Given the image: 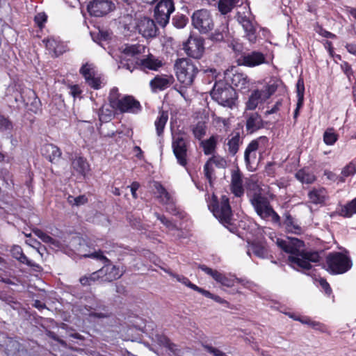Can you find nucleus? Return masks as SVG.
Here are the masks:
<instances>
[{"label": "nucleus", "mask_w": 356, "mask_h": 356, "mask_svg": "<svg viewBox=\"0 0 356 356\" xmlns=\"http://www.w3.org/2000/svg\"><path fill=\"white\" fill-rule=\"evenodd\" d=\"M169 200H170L169 202H163V204L166 205L167 211H168L174 215H176L177 214V209L175 205L174 201L172 197L170 198Z\"/></svg>", "instance_id": "680f3d73"}, {"label": "nucleus", "mask_w": 356, "mask_h": 356, "mask_svg": "<svg viewBox=\"0 0 356 356\" xmlns=\"http://www.w3.org/2000/svg\"><path fill=\"white\" fill-rule=\"evenodd\" d=\"M198 268L205 272L207 274L211 275L214 280L216 278L215 274L218 273V271L213 270L207 267L206 265H199Z\"/></svg>", "instance_id": "338daca9"}, {"label": "nucleus", "mask_w": 356, "mask_h": 356, "mask_svg": "<svg viewBox=\"0 0 356 356\" xmlns=\"http://www.w3.org/2000/svg\"><path fill=\"white\" fill-rule=\"evenodd\" d=\"M245 117L246 130L248 134H252L264 127V122L258 113H247Z\"/></svg>", "instance_id": "f3484780"}, {"label": "nucleus", "mask_w": 356, "mask_h": 356, "mask_svg": "<svg viewBox=\"0 0 356 356\" xmlns=\"http://www.w3.org/2000/svg\"><path fill=\"white\" fill-rule=\"evenodd\" d=\"M177 80L184 88L190 87L199 72L197 66L188 58L177 59L175 63Z\"/></svg>", "instance_id": "f03ea898"}, {"label": "nucleus", "mask_w": 356, "mask_h": 356, "mask_svg": "<svg viewBox=\"0 0 356 356\" xmlns=\"http://www.w3.org/2000/svg\"><path fill=\"white\" fill-rule=\"evenodd\" d=\"M168 119V112L161 111L159 112V115L155 121V126L156 133L159 136H161Z\"/></svg>", "instance_id": "f704fd0d"}, {"label": "nucleus", "mask_w": 356, "mask_h": 356, "mask_svg": "<svg viewBox=\"0 0 356 356\" xmlns=\"http://www.w3.org/2000/svg\"><path fill=\"white\" fill-rule=\"evenodd\" d=\"M204 348L207 350L209 353L213 354L214 356H227L226 354L220 350L213 348V346L209 344H203Z\"/></svg>", "instance_id": "4d7b16f0"}, {"label": "nucleus", "mask_w": 356, "mask_h": 356, "mask_svg": "<svg viewBox=\"0 0 356 356\" xmlns=\"http://www.w3.org/2000/svg\"><path fill=\"white\" fill-rule=\"evenodd\" d=\"M259 102H261L259 95L258 92L254 90L246 103V109L251 111L255 109Z\"/></svg>", "instance_id": "a19ab883"}, {"label": "nucleus", "mask_w": 356, "mask_h": 356, "mask_svg": "<svg viewBox=\"0 0 356 356\" xmlns=\"http://www.w3.org/2000/svg\"><path fill=\"white\" fill-rule=\"evenodd\" d=\"M137 28L138 32L145 38H154L156 35L158 31L154 21L145 17L139 20Z\"/></svg>", "instance_id": "4468645a"}, {"label": "nucleus", "mask_w": 356, "mask_h": 356, "mask_svg": "<svg viewBox=\"0 0 356 356\" xmlns=\"http://www.w3.org/2000/svg\"><path fill=\"white\" fill-rule=\"evenodd\" d=\"M175 10L172 0H161L154 10V17L159 24L164 27L168 23L170 14Z\"/></svg>", "instance_id": "6e6552de"}, {"label": "nucleus", "mask_w": 356, "mask_h": 356, "mask_svg": "<svg viewBox=\"0 0 356 356\" xmlns=\"http://www.w3.org/2000/svg\"><path fill=\"white\" fill-rule=\"evenodd\" d=\"M326 191L324 188L313 189L308 195L311 202L314 204L323 203L326 198Z\"/></svg>", "instance_id": "cd10ccee"}, {"label": "nucleus", "mask_w": 356, "mask_h": 356, "mask_svg": "<svg viewBox=\"0 0 356 356\" xmlns=\"http://www.w3.org/2000/svg\"><path fill=\"white\" fill-rule=\"evenodd\" d=\"M237 21L243 26L245 33V37L251 43H254L257 40V28L252 21L246 16L240 15H237Z\"/></svg>", "instance_id": "2eb2a0df"}, {"label": "nucleus", "mask_w": 356, "mask_h": 356, "mask_svg": "<svg viewBox=\"0 0 356 356\" xmlns=\"http://www.w3.org/2000/svg\"><path fill=\"white\" fill-rule=\"evenodd\" d=\"M283 226L287 232L295 234H300L303 232L302 228L298 224V220L293 217L289 212L283 216Z\"/></svg>", "instance_id": "4be33fe9"}, {"label": "nucleus", "mask_w": 356, "mask_h": 356, "mask_svg": "<svg viewBox=\"0 0 356 356\" xmlns=\"http://www.w3.org/2000/svg\"><path fill=\"white\" fill-rule=\"evenodd\" d=\"M172 147L178 163L186 167L187 165L186 139L181 134L173 136Z\"/></svg>", "instance_id": "9d476101"}, {"label": "nucleus", "mask_w": 356, "mask_h": 356, "mask_svg": "<svg viewBox=\"0 0 356 356\" xmlns=\"http://www.w3.org/2000/svg\"><path fill=\"white\" fill-rule=\"evenodd\" d=\"M225 78L231 81V83L239 90L249 88L250 79L248 76L242 72H238L234 67L225 72Z\"/></svg>", "instance_id": "ddd939ff"}, {"label": "nucleus", "mask_w": 356, "mask_h": 356, "mask_svg": "<svg viewBox=\"0 0 356 356\" xmlns=\"http://www.w3.org/2000/svg\"><path fill=\"white\" fill-rule=\"evenodd\" d=\"M157 193L159 194L158 197L160 199V202L163 204V202H169L170 198L172 197L166 191V189L161 184H156L155 185Z\"/></svg>", "instance_id": "79ce46f5"}, {"label": "nucleus", "mask_w": 356, "mask_h": 356, "mask_svg": "<svg viewBox=\"0 0 356 356\" xmlns=\"http://www.w3.org/2000/svg\"><path fill=\"white\" fill-rule=\"evenodd\" d=\"M67 202L72 206L80 207L88 202V198L85 195L74 197L69 195L67 198Z\"/></svg>", "instance_id": "ea45409f"}, {"label": "nucleus", "mask_w": 356, "mask_h": 356, "mask_svg": "<svg viewBox=\"0 0 356 356\" xmlns=\"http://www.w3.org/2000/svg\"><path fill=\"white\" fill-rule=\"evenodd\" d=\"M215 280L227 287H232L234 284V280L226 277L225 275L218 273L215 274Z\"/></svg>", "instance_id": "49530a36"}, {"label": "nucleus", "mask_w": 356, "mask_h": 356, "mask_svg": "<svg viewBox=\"0 0 356 356\" xmlns=\"http://www.w3.org/2000/svg\"><path fill=\"white\" fill-rule=\"evenodd\" d=\"M231 189L232 193L236 196V197H241L244 193V189L243 188V184H236V185H232Z\"/></svg>", "instance_id": "052dcab7"}, {"label": "nucleus", "mask_w": 356, "mask_h": 356, "mask_svg": "<svg viewBox=\"0 0 356 356\" xmlns=\"http://www.w3.org/2000/svg\"><path fill=\"white\" fill-rule=\"evenodd\" d=\"M277 245L284 252L289 253L288 261L290 266L299 271L307 273L312 267L310 262L319 261L317 252L304 250V242L297 238H288L287 241L278 238Z\"/></svg>", "instance_id": "f257e3e1"}, {"label": "nucleus", "mask_w": 356, "mask_h": 356, "mask_svg": "<svg viewBox=\"0 0 356 356\" xmlns=\"http://www.w3.org/2000/svg\"><path fill=\"white\" fill-rule=\"evenodd\" d=\"M115 109L122 113L129 112L136 113L141 110V106L138 101L131 96H125L121 99L120 105Z\"/></svg>", "instance_id": "a211bd4d"}, {"label": "nucleus", "mask_w": 356, "mask_h": 356, "mask_svg": "<svg viewBox=\"0 0 356 356\" xmlns=\"http://www.w3.org/2000/svg\"><path fill=\"white\" fill-rule=\"evenodd\" d=\"M238 3L239 0H220L218 2L219 11L225 15L230 12Z\"/></svg>", "instance_id": "c9c22d12"}, {"label": "nucleus", "mask_w": 356, "mask_h": 356, "mask_svg": "<svg viewBox=\"0 0 356 356\" xmlns=\"http://www.w3.org/2000/svg\"><path fill=\"white\" fill-rule=\"evenodd\" d=\"M327 270L333 274H341L352 266L351 260L341 252L330 253L326 257Z\"/></svg>", "instance_id": "39448f33"}, {"label": "nucleus", "mask_w": 356, "mask_h": 356, "mask_svg": "<svg viewBox=\"0 0 356 356\" xmlns=\"http://www.w3.org/2000/svg\"><path fill=\"white\" fill-rule=\"evenodd\" d=\"M211 211L214 216L225 227L231 225L232 211L229 205V198L223 195L220 202L214 200L211 205Z\"/></svg>", "instance_id": "423d86ee"}, {"label": "nucleus", "mask_w": 356, "mask_h": 356, "mask_svg": "<svg viewBox=\"0 0 356 356\" xmlns=\"http://www.w3.org/2000/svg\"><path fill=\"white\" fill-rule=\"evenodd\" d=\"M242 143L239 132H235L232 138L228 140L227 143L228 146V152L232 156H234L239 148L240 145Z\"/></svg>", "instance_id": "2f4dec72"}, {"label": "nucleus", "mask_w": 356, "mask_h": 356, "mask_svg": "<svg viewBox=\"0 0 356 356\" xmlns=\"http://www.w3.org/2000/svg\"><path fill=\"white\" fill-rule=\"evenodd\" d=\"M198 292L204 296L205 297L213 299L217 302H219L222 305H226L227 307H229V303L227 300L221 298L218 296L210 293L209 291H207L202 288H200Z\"/></svg>", "instance_id": "de8ad7c7"}, {"label": "nucleus", "mask_w": 356, "mask_h": 356, "mask_svg": "<svg viewBox=\"0 0 356 356\" xmlns=\"http://www.w3.org/2000/svg\"><path fill=\"white\" fill-rule=\"evenodd\" d=\"M113 111L108 106H102L99 111V119L102 122H107L111 120Z\"/></svg>", "instance_id": "e433bc0d"}, {"label": "nucleus", "mask_w": 356, "mask_h": 356, "mask_svg": "<svg viewBox=\"0 0 356 356\" xmlns=\"http://www.w3.org/2000/svg\"><path fill=\"white\" fill-rule=\"evenodd\" d=\"M207 163H209L211 165L212 164H214L219 168H225L227 165V161L218 155H213L209 159Z\"/></svg>", "instance_id": "a18cd8bd"}, {"label": "nucleus", "mask_w": 356, "mask_h": 356, "mask_svg": "<svg viewBox=\"0 0 356 356\" xmlns=\"http://www.w3.org/2000/svg\"><path fill=\"white\" fill-rule=\"evenodd\" d=\"M161 342L163 343V345L166 347L168 348V349L173 352V353H175V350H176V345L172 342H170V341L169 340V339H168L167 337H163L162 338V339L161 340Z\"/></svg>", "instance_id": "0e129e2a"}, {"label": "nucleus", "mask_w": 356, "mask_h": 356, "mask_svg": "<svg viewBox=\"0 0 356 356\" xmlns=\"http://www.w3.org/2000/svg\"><path fill=\"white\" fill-rule=\"evenodd\" d=\"M227 26L225 25H222L219 29H217L213 33L210 38L213 41L220 42L224 40L225 35H227Z\"/></svg>", "instance_id": "37998d69"}, {"label": "nucleus", "mask_w": 356, "mask_h": 356, "mask_svg": "<svg viewBox=\"0 0 356 356\" xmlns=\"http://www.w3.org/2000/svg\"><path fill=\"white\" fill-rule=\"evenodd\" d=\"M145 47L141 44H124L122 47V52L130 56H134L145 52Z\"/></svg>", "instance_id": "7c9ffc66"}, {"label": "nucleus", "mask_w": 356, "mask_h": 356, "mask_svg": "<svg viewBox=\"0 0 356 356\" xmlns=\"http://www.w3.org/2000/svg\"><path fill=\"white\" fill-rule=\"evenodd\" d=\"M296 92L298 97L297 108L294 111L293 118H297L299 115V109L302 107L304 101L305 86L304 81L302 78H299L296 83Z\"/></svg>", "instance_id": "393cba45"}, {"label": "nucleus", "mask_w": 356, "mask_h": 356, "mask_svg": "<svg viewBox=\"0 0 356 356\" xmlns=\"http://www.w3.org/2000/svg\"><path fill=\"white\" fill-rule=\"evenodd\" d=\"M268 217H271V220L274 223L281 225L280 216L273 210L272 207L270 209H268V212L266 214V218Z\"/></svg>", "instance_id": "bf43d9fd"}, {"label": "nucleus", "mask_w": 356, "mask_h": 356, "mask_svg": "<svg viewBox=\"0 0 356 356\" xmlns=\"http://www.w3.org/2000/svg\"><path fill=\"white\" fill-rule=\"evenodd\" d=\"M211 95L219 104L232 108L236 99V92L234 88L224 81H218L215 83Z\"/></svg>", "instance_id": "20e7f679"}, {"label": "nucleus", "mask_w": 356, "mask_h": 356, "mask_svg": "<svg viewBox=\"0 0 356 356\" xmlns=\"http://www.w3.org/2000/svg\"><path fill=\"white\" fill-rule=\"evenodd\" d=\"M193 134L195 138L201 140V138L206 134V126L204 123L198 122L193 128Z\"/></svg>", "instance_id": "c03bdc74"}, {"label": "nucleus", "mask_w": 356, "mask_h": 356, "mask_svg": "<svg viewBox=\"0 0 356 356\" xmlns=\"http://www.w3.org/2000/svg\"><path fill=\"white\" fill-rule=\"evenodd\" d=\"M136 59H134L131 63H129L128 60L124 61L121 60L118 65V68H125L126 70H128L132 72L134 69L138 68V67L136 65Z\"/></svg>", "instance_id": "6e6d98bb"}, {"label": "nucleus", "mask_w": 356, "mask_h": 356, "mask_svg": "<svg viewBox=\"0 0 356 356\" xmlns=\"http://www.w3.org/2000/svg\"><path fill=\"white\" fill-rule=\"evenodd\" d=\"M21 348V344L19 341L12 338H8L6 341L5 350L8 356H15Z\"/></svg>", "instance_id": "72a5a7b5"}, {"label": "nucleus", "mask_w": 356, "mask_h": 356, "mask_svg": "<svg viewBox=\"0 0 356 356\" xmlns=\"http://www.w3.org/2000/svg\"><path fill=\"white\" fill-rule=\"evenodd\" d=\"M187 22V18L181 15H177L172 18V24L176 26L177 28H183Z\"/></svg>", "instance_id": "5fc2aeb1"}, {"label": "nucleus", "mask_w": 356, "mask_h": 356, "mask_svg": "<svg viewBox=\"0 0 356 356\" xmlns=\"http://www.w3.org/2000/svg\"><path fill=\"white\" fill-rule=\"evenodd\" d=\"M100 280L99 274L98 273V270L93 272L88 275H84L79 279V282L82 286H90L92 282H95L97 280Z\"/></svg>", "instance_id": "4c0bfd02"}, {"label": "nucleus", "mask_w": 356, "mask_h": 356, "mask_svg": "<svg viewBox=\"0 0 356 356\" xmlns=\"http://www.w3.org/2000/svg\"><path fill=\"white\" fill-rule=\"evenodd\" d=\"M192 24L195 29L202 33H207L214 27V23L210 12L206 9H201L193 13Z\"/></svg>", "instance_id": "0eeeda50"}, {"label": "nucleus", "mask_w": 356, "mask_h": 356, "mask_svg": "<svg viewBox=\"0 0 356 356\" xmlns=\"http://www.w3.org/2000/svg\"><path fill=\"white\" fill-rule=\"evenodd\" d=\"M72 166L74 170L81 175H85L89 169V165L83 157H76L72 162Z\"/></svg>", "instance_id": "c756f323"}, {"label": "nucleus", "mask_w": 356, "mask_h": 356, "mask_svg": "<svg viewBox=\"0 0 356 356\" xmlns=\"http://www.w3.org/2000/svg\"><path fill=\"white\" fill-rule=\"evenodd\" d=\"M259 147V143L257 140H252L247 147L245 154L244 159L247 167H250L251 164V157L252 156L254 159L256 158V150Z\"/></svg>", "instance_id": "c85d7f7f"}, {"label": "nucleus", "mask_w": 356, "mask_h": 356, "mask_svg": "<svg viewBox=\"0 0 356 356\" xmlns=\"http://www.w3.org/2000/svg\"><path fill=\"white\" fill-rule=\"evenodd\" d=\"M184 46L186 54L195 59H200L204 51V39L201 37L190 36Z\"/></svg>", "instance_id": "9b49d317"}, {"label": "nucleus", "mask_w": 356, "mask_h": 356, "mask_svg": "<svg viewBox=\"0 0 356 356\" xmlns=\"http://www.w3.org/2000/svg\"><path fill=\"white\" fill-rule=\"evenodd\" d=\"M41 152L51 163L57 161L61 156L60 149L53 144H45L41 149Z\"/></svg>", "instance_id": "b1692460"}, {"label": "nucleus", "mask_w": 356, "mask_h": 356, "mask_svg": "<svg viewBox=\"0 0 356 356\" xmlns=\"http://www.w3.org/2000/svg\"><path fill=\"white\" fill-rule=\"evenodd\" d=\"M112 33L107 30H99V39L102 40L106 41L111 38Z\"/></svg>", "instance_id": "774afa93"}, {"label": "nucleus", "mask_w": 356, "mask_h": 356, "mask_svg": "<svg viewBox=\"0 0 356 356\" xmlns=\"http://www.w3.org/2000/svg\"><path fill=\"white\" fill-rule=\"evenodd\" d=\"M265 56L259 51L242 52L237 58L238 65L253 67L265 63Z\"/></svg>", "instance_id": "f8f14e48"}, {"label": "nucleus", "mask_w": 356, "mask_h": 356, "mask_svg": "<svg viewBox=\"0 0 356 356\" xmlns=\"http://www.w3.org/2000/svg\"><path fill=\"white\" fill-rule=\"evenodd\" d=\"M179 282H181L182 284H184V285L188 286L189 288L193 289L194 291H199L200 287L196 286L195 284L191 283L190 282V280L184 277V276H182L181 278L180 279V281Z\"/></svg>", "instance_id": "e2e57ef3"}, {"label": "nucleus", "mask_w": 356, "mask_h": 356, "mask_svg": "<svg viewBox=\"0 0 356 356\" xmlns=\"http://www.w3.org/2000/svg\"><path fill=\"white\" fill-rule=\"evenodd\" d=\"M115 8V4L111 0H93L88 4L87 10L92 16L103 17Z\"/></svg>", "instance_id": "1a4fd4ad"}, {"label": "nucleus", "mask_w": 356, "mask_h": 356, "mask_svg": "<svg viewBox=\"0 0 356 356\" xmlns=\"http://www.w3.org/2000/svg\"><path fill=\"white\" fill-rule=\"evenodd\" d=\"M216 144L217 137L215 136H212L209 139L200 142V145L203 148L204 153L206 155H209L214 152Z\"/></svg>", "instance_id": "473e14b6"}, {"label": "nucleus", "mask_w": 356, "mask_h": 356, "mask_svg": "<svg viewBox=\"0 0 356 356\" xmlns=\"http://www.w3.org/2000/svg\"><path fill=\"white\" fill-rule=\"evenodd\" d=\"M118 90L116 88H113L109 94L108 100L110 106L114 109L119 106L121 99Z\"/></svg>", "instance_id": "58836bf2"}, {"label": "nucleus", "mask_w": 356, "mask_h": 356, "mask_svg": "<svg viewBox=\"0 0 356 356\" xmlns=\"http://www.w3.org/2000/svg\"><path fill=\"white\" fill-rule=\"evenodd\" d=\"M10 252L13 257L16 259L20 263L26 264L33 268H40L38 264L28 259V257L24 254L22 248L20 246H13Z\"/></svg>", "instance_id": "5701e85b"}, {"label": "nucleus", "mask_w": 356, "mask_h": 356, "mask_svg": "<svg viewBox=\"0 0 356 356\" xmlns=\"http://www.w3.org/2000/svg\"><path fill=\"white\" fill-rule=\"evenodd\" d=\"M154 215L156 217V218L159 220L161 222V223L163 224L170 231L178 229L177 225L174 222L168 220L165 216L161 215L156 212L154 213Z\"/></svg>", "instance_id": "8fccbe9b"}, {"label": "nucleus", "mask_w": 356, "mask_h": 356, "mask_svg": "<svg viewBox=\"0 0 356 356\" xmlns=\"http://www.w3.org/2000/svg\"><path fill=\"white\" fill-rule=\"evenodd\" d=\"M338 213L341 216L344 218H350L353 214H355L356 197L346 204L341 206L340 209L338 210Z\"/></svg>", "instance_id": "bb28decb"}, {"label": "nucleus", "mask_w": 356, "mask_h": 356, "mask_svg": "<svg viewBox=\"0 0 356 356\" xmlns=\"http://www.w3.org/2000/svg\"><path fill=\"white\" fill-rule=\"evenodd\" d=\"M341 67L343 72L346 74L348 79L350 81V76L353 73L351 66L348 63L345 62L343 64H341Z\"/></svg>", "instance_id": "69168bd1"}, {"label": "nucleus", "mask_w": 356, "mask_h": 356, "mask_svg": "<svg viewBox=\"0 0 356 356\" xmlns=\"http://www.w3.org/2000/svg\"><path fill=\"white\" fill-rule=\"evenodd\" d=\"M85 256L99 260L104 264V266L98 270L102 282H110L118 280L122 276L125 271L122 268L120 270L119 266L112 265L111 261L101 251Z\"/></svg>", "instance_id": "7ed1b4c3"}, {"label": "nucleus", "mask_w": 356, "mask_h": 356, "mask_svg": "<svg viewBox=\"0 0 356 356\" xmlns=\"http://www.w3.org/2000/svg\"><path fill=\"white\" fill-rule=\"evenodd\" d=\"M296 177L302 183L305 184H312V182H314L315 179L314 176L313 175L306 173L303 170H299L296 174Z\"/></svg>", "instance_id": "09e8293b"}, {"label": "nucleus", "mask_w": 356, "mask_h": 356, "mask_svg": "<svg viewBox=\"0 0 356 356\" xmlns=\"http://www.w3.org/2000/svg\"><path fill=\"white\" fill-rule=\"evenodd\" d=\"M13 129L12 122L6 118L0 115V131H10Z\"/></svg>", "instance_id": "864d4df0"}, {"label": "nucleus", "mask_w": 356, "mask_h": 356, "mask_svg": "<svg viewBox=\"0 0 356 356\" xmlns=\"http://www.w3.org/2000/svg\"><path fill=\"white\" fill-rule=\"evenodd\" d=\"M204 176L209 180V184H211V182H212L211 175L213 172V169L212 168V165L209 163L206 162V163L204 164Z\"/></svg>", "instance_id": "13d9d810"}, {"label": "nucleus", "mask_w": 356, "mask_h": 356, "mask_svg": "<svg viewBox=\"0 0 356 356\" xmlns=\"http://www.w3.org/2000/svg\"><path fill=\"white\" fill-rule=\"evenodd\" d=\"M257 214L263 219H266L268 209L272 207L268 200L260 194H254L250 200Z\"/></svg>", "instance_id": "dca6fc26"}, {"label": "nucleus", "mask_w": 356, "mask_h": 356, "mask_svg": "<svg viewBox=\"0 0 356 356\" xmlns=\"http://www.w3.org/2000/svg\"><path fill=\"white\" fill-rule=\"evenodd\" d=\"M175 79L172 76L168 75H156L151 80L149 85L153 92L157 90H163L170 87L174 82Z\"/></svg>", "instance_id": "412c9836"}, {"label": "nucleus", "mask_w": 356, "mask_h": 356, "mask_svg": "<svg viewBox=\"0 0 356 356\" xmlns=\"http://www.w3.org/2000/svg\"><path fill=\"white\" fill-rule=\"evenodd\" d=\"M80 73L84 76L86 82L94 89H98L100 87L101 81L98 77H95V72L92 65L86 63L80 69Z\"/></svg>", "instance_id": "6ab92c4d"}, {"label": "nucleus", "mask_w": 356, "mask_h": 356, "mask_svg": "<svg viewBox=\"0 0 356 356\" xmlns=\"http://www.w3.org/2000/svg\"><path fill=\"white\" fill-rule=\"evenodd\" d=\"M136 65L138 67V69L141 70H157L161 67L162 63L152 54H149L146 58L140 59L136 58Z\"/></svg>", "instance_id": "aec40b11"}, {"label": "nucleus", "mask_w": 356, "mask_h": 356, "mask_svg": "<svg viewBox=\"0 0 356 356\" xmlns=\"http://www.w3.org/2000/svg\"><path fill=\"white\" fill-rule=\"evenodd\" d=\"M259 258H265L267 257L268 251L266 247L261 242L254 241L250 244L248 250V254L250 255V252Z\"/></svg>", "instance_id": "a878e982"}, {"label": "nucleus", "mask_w": 356, "mask_h": 356, "mask_svg": "<svg viewBox=\"0 0 356 356\" xmlns=\"http://www.w3.org/2000/svg\"><path fill=\"white\" fill-rule=\"evenodd\" d=\"M356 172L355 165L353 163H350L346 167L343 168L341 172V177L339 178V181H344V178L352 176Z\"/></svg>", "instance_id": "3c124183"}, {"label": "nucleus", "mask_w": 356, "mask_h": 356, "mask_svg": "<svg viewBox=\"0 0 356 356\" xmlns=\"http://www.w3.org/2000/svg\"><path fill=\"white\" fill-rule=\"evenodd\" d=\"M323 139L324 142L327 145H333L336 142L337 138V135L334 133L333 129H327L324 133Z\"/></svg>", "instance_id": "603ef678"}]
</instances>
